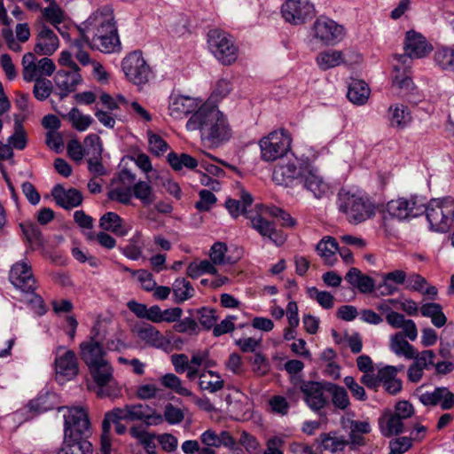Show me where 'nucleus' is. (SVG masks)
<instances>
[{
	"mask_svg": "<svg viewBox=\"0 0 454 454\" xmlns=\"http://www.w3.org/2000/svg\"><path fill=\"white\" fill-rule=\"evenodd\" d=\"M316 60L320 69L328 70L343 62V54L340 51L327 50L320 52Z\"/></svg>",
	"mask_w": 454,
	"mask_h": 454,
	"instance_id": "obj_40",
	"label": "nucleus"
},
{
	"mask_svg": "<svg viewBox=\"0 0 454 454\" xmlns=\"http://www.w3.org/2000/svg\"><path fill=\"white\" fill-rule=\"evenodd\" d=\"M268 209L270 211V216L279 218L282 221V226L292 228L296 224L295 220L280 207L275 206H268Z\"/></svg>",
	"mask_w": 454,
	"mask_h": 454,
	"instance_id": "obj_62",
	"label": "nucleus"
},
{
	"mask_svg": "<svg viewBox=\"0 0 454 454\" xmlns=\"http://www.w3.org/2000/svg\"><path fill=\"white\" fill-rule=\"evenodd\" d=\"M100 227L118 236L123 237L128 234L129 228L122 224L121 218L114 212L104 214L99 221Z\"/></svg>",
	"mask_w": 454,
	"mask_h": 454,
	"instance_id": "obj_32",
	"label": "nucleus"
},
{
	"mask_svg": "<svg viewBox=\"0 0 454 454\" xmlns=\"http://www.w3.org/2000/svg\"><path fill=\"white\" fill-rule=\"evenodd\" d=\"M64 437L74 441H88L90 435V423L87 413L82 408H71L64 415Z\"/></svg>",
	"mask_w": 454,
	"mask_h": 454,
	"instance_id": "obj_7",
	"label": "nucleus"
},
{
	"mask_svg": "<svg viewBox=\"0 0 454 454\" xmlns=\"http://www.w3.org/2000/svg\"><path fill=\"white\" fill-rule=\"evenodd\" d=\"M93 447L89 441H74L64 437L63 444L58 454H92Z\"/></svg>",
	"mask_w": 454,
	"mask_h": 454,
	"instance_id": "obj_39",
	"label": "nucleus"
},
{
	"mask_svg": "<svg viewBox=\"0 0 454 454\" xmlns=\"http://www.w3.org/2000/svg\"><path fill=\"white\" fill-rule=\"evenodd\" d=\"M292 138L285 129L274 130L260 142L262 159L265 161H274L281 159L291 149Z\"/></svg>",
	"mask_w": 454,
	"mask_h": 454,
	"instance_id": "obj_5",
	"label": "nucleus"
},
{
	"mask_svg": "<svg viewBox=\"0 0 454 454\" xmlns=\"http://www.w3.org/2000/svg\"><path fill=\"white\" fill-rule=\"evenodd\" d=\"M79 355L86 366L101 362L106 358V350L99 336V330L94 325L86 340L80 343Z\"/></svg>",
	"mask_w": 454,
	"mask_h": 454,
	"instance_id": "obj_12",
	"label": "nucleus"
},
{
	"mask_svg": "<svg viewBox=\"0 0 454 454\" xmlns=\"http://www.w3.org/2000/svg\"><path fill=\"white\" fill-rule=\"evenodd\" d=\"M59 41L56 34L51 28L43 26L36 36L35 52L42 56H50L59 48Z\"/></svg>",
	"mask_w": 454,
	"mask_h": 454,
	"instance_id": "obj_24",
	"label": "nucleus"
},
{
	"mask_svg": "<svg viewBox=\"0 0 454 454\" xmlns=\"http://www.w3.org/2000/svg\"><path fill=\"white\" fill-rule=\"evenodd\" d=\"M319 442L324 450H328L332 453L341 451L346 446V442L343 439L330 436L326 434L320 435Z\"/></svg>",
	"mask_w": 454,
	"mask_h": 454,
	"instance_id": "obj_51",
	"label": "nucleus"
},
{
	"mask_svg": "<svg viewBox=\"0 0 454 454\" xmlns=\"http://www.w3.org/2000/svg\"><path fill=\"white\" fill-rule=\"evenodd\" d=\"M210 51L223 65H231L238 58V49L232 37L220 29H212L207 34Z\"/></svg>",
	"mask_w": 454,
	"mask_h": 454,
	"instance_id": "obj_6",
	"label": "nucleus"
},
{
	"mask_svg": "<svg viewBox=\"0 0 454 454\" xmlns=\"http://www.w3.org/2000/svg\"><path fill=\"white\" fill-rule=\"evenodd\" d=\"M254 200H225L224 206L233 217L244 215L250 220L251 226L262 237L269 238L274 243L277 240V230L273 222L267 219L270 216L268 206L262 203H253Z\"/></svg>",
	"mask_w": 454,
	"mask_h": 454,
	"instance_id": "obj_3",
	"label": "nucleus"
},
{
	"mask_svg": "<svg viewBox=\"0 0 454 454\" xmlns=\"http://www.w3.org/2000/svg\"><path fill=\"white\" fill-rule=\"evenodd\" d=\"M227 250V245L224 242L214 243L209 252L210 260L217 265L231 263L230 258L226 257Z\"/></svg>",
	"mask_w": 454,
	"mask_h": 454,
	"instance_id": "obj_50",
	"label": "nucleus"
},
{
	"mask_svg": "<svg viewBox=\"0 0 454 454\" xmlns=\"http://www.w3.org/2000/svg\"><path fill=\"white\" fill-rule=\"evenodd\" d=\"M417 395L419 402L425 406L439 405L444 411L454 407V393L450 392L448 387H437L433 391Z\"/></svg>",
	"mask_w": 454,
	"mask_h": 454,
	"instance_id": "obj_20",
	"label": "nucleus"
},
{
	"mask_svg": "<svg viewBox=\"0 0 454 454\" xmlns=\"http://www.w3.org/2000/svg\"><path fill=\"white\" fill-rule=\"evenodd\" d=\"M130 421L141 420L146 427L158 426L163 422L162 415L147 404H129Z\"/></svg>",
	"mask_w": 454,
	"mask_h": 454,
	"instance_id": "obj_25",
	"label": "nucleus"
},
{
	"mask_svg": "<svg viewBox=\"0 0 454 454\" xmlns=\"http://www.w3.org/2000/svg\"><path fill=\"white\" fill-rule=\"evenodd\" d=\"M388 121L393 128L403 129L407 127L411 121L408 106L403 104L390 106L388 108Z\"/></svg>",
	"mask_w": 454,
	"mask_h": 454,
	"instance_id": "obj_31",
	"label": "nucleus"
},
{
	"mask_svg": "<svg viewBox=\"0 0 454 454\" xmlns=\"http://www.w3.org/2000/svg\"><path fill=\"white\" fill-rule=\"evenodd\" d=\"M326 384H329V381L308 380L303 381L300 386L304 402L311 411L319 415H321V411L329 403L327 397L325 395V392H327Z\"/></svg>",
	"mask_w": 454,
	"mask_h": 454,
	"instance_id": "obj_13",
	"label": "nucleus"
},
{
	"mask_svg": "<svg viewBox=\"0 0 454 454\" xmlns=\"http://www.w3.org/2000/svg\"><path fill=\"white\" fill-rule=\"evenodd\" d=\"M236 319V316L229 315L219 324L215 323L213 328V335L219 337L223 334L232 332L235 329L234 321Z\"/></svg>",
	"mask_w": 454,
	"mask_h": 454,
	"instance_id": "obj_61",
	"label": "nucleus"
},
{
	"mask_svg": "<svg viewBox=\"0 0 454 454\" xmlns=\"http://www.w3.org/2000/svg\"><path fill=\"white\" fill-rule=\"evenodd\" d=\"M339 209L349 223L358 224L375 215L376 206L372 200H342Z\"/></svg>",
	"mask_w": 454,
	"mask_h": 454,
	"instance_id": "obj_15",
	"label": "nucleus"
},
{
	"mask_svg": "<svg viewBox=\"0 0 454 454\" xmlns=\"http://www.w3.org/2000/svg\"><path fill=\"white\" fill-rule=\"evenodd\" d=\"M189 131L200 130L202 140L214 145L228 141L231 129L226 116L211 103H204L186 122Z\"/></svg>",
	"mask_w": 454,
	"mask_h": 454,
	"instance_id": "obj_2",
	"label": "nucleus"
},
{
	"mask_svg": "<svg viewBox=\"0 0 454 454\" xmlns=\"http://www.w3.org/2000/svg\"><path fill=\"white\" fill-rule=\"evenodd\" d=\"M199 385L203 390H207L210 393H215L223 387L224 381L221 379L220 375H216V380H207L206 374L201 373L200 375Z\"/></svg>",
	"mask_w": 454,
	"mask_h": 454,
	"instance_id": "obj_60",
	"label": "nucleus"
},
{
	"mask_svg": "<svg viewBox=\"0 0 454 454\" xmlns=\"http://www.w3.org/2000/svg\"><path fill=\"white\" fill-rule=\"evenodd\" d=\"M435 354L433 350L426 349L418 352L415 349L413 363L409 366L407 371V377L411 382L418 383L423 377L424 371L428 370L434 365Z\"/></svg>",
	"mask_w": 454,
	"mask_h": 454,
	"instance_id": "obj_22",
	"label": "nucleus"
},
{
	"mask_svg": "<svg viewBox=\"0 0 454 454\" xmlns=\"http://www.w3.org/2000/svg\"><path fill=\"white\" fill-rule=\"evenodd\" d=\"M435 65L442 70L454 71V47L438 48L434 54Z\"/></svg>",
	"mask_w": 454,
	"mask_h": 454,
	"instance_id": "obj_44",
	"label": "nucleus"
},
{
	"mask_svg": "<svg viewBox=\"0 0 454 454\" xmlns=\"http://www.w3.org/2000/svg\"><path fill=\"white\" fill-rule=\"evenodd\" d=\"M379 426L382 435L390 437L403 432V420L397 418L392 411H385L379 419Z\"/></svg>",
	"mask_w": 454,
	"mask_h": 454,
	"instance_id": "obj_30",
	"label": "nucleus"
},
{
	"mask_svg": "<svg viewBox=\"0 0 454 454\" xmlns=\"http://www.w3.org/2000/svg\"><path fill=\"white\" fill-rule=\"evenodd\" d=\"M173 328L177 333L194 335H197L200 330L199 324L192 317H187L181 320L178 319Z\"/></svg>",
	"mask_w": 454,
	"mask_h": 454,
	"instance_id": "obj_52",
	"label": "nucleus"
},
{
	"mask_svg": "<svg viewBox=\"0 0 454 454\" xmlns=\"http://www.w3.org/2000/svg\"><path fill=\"white\" fill-rule=\"evenodd\" d=\"M62 348V347H59L57 352ZM54 364L56 380L61 384L73 380L79 372L77 357L73 350H67L62 355L57 353Z\"/></svg>",
	"mask_w": 454,
	"mask_h": 454,
	"instance_id": "obj_16",
	"label": "nucleus"
},
{
	"mask_svg": "<svg viewBox=\"0 0 454 454\" xmlns=\"http://www.w3.org/2000/svg\"><path fill=\"white\" fill-rule=\"evenodd\" d=\"M90 375L97 387L98 396L113 397L118 395L114 368L108 359L87 366Z\"/></svg>",
	"mask_w": 454,
	"mask_h": 454,
	"instance_id": "obj_4",
	"label": "nucleus"
},
{
	"mask_svg": "<svg viewBox=\"0 0 454 454\" xmlns=\"http://www.w3.org/2000/svg\"><path fill=\"white\" fill-rule=\"evenodd\" d=\"M120 420H130L129 404H126L123 408H114L106 413L102 422V434L100 439L101 451L103 454H111V425L112 422Z\"/></svg>",
	"mask_w": 454,
	"mask_h": 454,
	"instance_id": "obj_17",
	"label": "nucleus"
},
{
	"mask_svg": "<svg viewBox=\"0 0 454 454\" xmlns=\"http://www.w3.org/2000/svg\"><path fill=\"white\" fill-rule=\"evenodd\" d=\"M162 418L163 420L165 419L168 424L176 425L184 420V414L180 408H177L172 403H168L165 405Z\"/></svg>",
	"mask_w": 454,
	"mask_h": 454,
	"instance_id": "obj_54",
	"label": "nucleus"
},
{
	"mask_svg": "<svg viewBox=\"0 0 454 454\" xmlns=\"http://www.w3.org/2000/svg\"><path fill=\"white\" fill-rule=\"evenodd\" d=\"M52 199H82L81 192L75 188L65 189L61 184H56L51 190Z\"/></svg>",
	"mask_w": 454,
	"mask_h": 454,
	"instance_id": "obj_58",
	"label": "nucleus"
},
{
	"mask_svg": "<svg viewBox=\"0 0 454 454\" xmlns=\"http://www.w3.org/2000/svg\"><path fill=\"white\" fill-rule=\"evenodd\" d=\"M196 316L201 327L205 330L214 328L217 321L216 310L209 307H201L196 310Z\"/></svg>",
	"mask_w": 454,
	"mask_h": 454,
	"instance_id": "obj_48",
	"label": "nucleus"
},
{
	"mask_svg": "<svg viewBox=\"0 0 454 454\" xmlns=\"http://www.w3.org/2000/svg\"><path fill=\"white\" fill-rule=\"evenodd\" d=\"M121 67L127 79L134 84H145L151 75V68L140 51L128 54L121 61Z\"/></svg>",
	"mask_w": 454,
	"mask_h": 454,
	"instance_id": "obj_10",
	"label": "nucleus"
},
{
	"mask_svg": "<svg viewBox=\"0 0 454 454\" xmlns=\"http://www.w3.org/2000/svg\"><path fill=\"white\" fill-rule=\"evenodd\" d=\"M54 82L61 90L60 97L64 98L76 90L82 82V78L80 70H59L55 74Z\"/></svg>",
	"mask_w": 454,
	"mask_h": 454,
	"instance_id": "obj_26",
	"label": "nucleus"
},
{
	"mask_svg": "<svg viewBox=\"0 0 454 454\" xmlns=\"http://www.w3.org/2000/svg\"><path fill=\"white\" fill-rule=\"evenodd\" d=\"M345 386L349 389L354 398L359 401L367 400V395L363 386L356 381L354 377L346 376L343 380Z\"/></svg>",
	"mask_w": 454,
	"mask_h": 454,
	"instance_id": "obj_56",
	"label": "nucleus"
},
{
	"mask_svg": "<svg viewBox=\"0 0 454 454\" xmlns=\"http://www.w3.org/2000/svg\"><path fill=\"white\" fill-rule=\"evenodd\" d=\"M412 446L411 437H398L389 442V449L395 453L403 454Z\"/></svg>",
	"mask_w": 454,
	"mask_h": 454,
	"instance_id": "obj_64",
	"label": "nucleus"
},
{
	"mask_svg": "<svg viewBox=\"0 0 454 454\" xmlns=\"http://www.w3.org/2000/svg\"><path fill=\"white\" fill-rule=\"evenodd\" d=\"M389 348L397 356H403L408 360L414 357L416 348L403 338V333H396L391 337Z\"/></svg>",
	"mask_w": 454,
	"mask_h": 454,
	"instance_id": "obj_35",
	"label": "nucleus"
},
{
	"mask_svg": "<svg viewBox=\"0 0 454 454\" xmlns=\"http://www.w3.org/2000/svg\"><path fill=\"white\" fill-rule=\"evenodd\" d=\"M312 35L322 45L334 46L343 40L346 30L342 25L327 17H318L312 26Z\"/></svg>",
	"mask_w": 454,
	"mask_h": 454,
	"instance_id": "obj_8",
	"label": "nucleus"
},
{
	"mask_svg": "<svg viewBox=\"0 0 454 454\" xmlns=\"http://www.w3.org/2000/svg\"><path fill=\"white\" fill-rule=\"evenodd\" d=\"M84 45H87V43L84 42L83 37L82 35L81 38L74 39L71 43V48L73 51H74L76 59L82 66L88 65L90 60L88 52L82 50Z\"/></svg>",
	"mask_w": 454,
	"mask_h": 454,
	"instance_id": "obj_59",
	"label": "nucleus"
},
{
	"mask_svg": "<svg viewBox=\"0 0 454 454\" xmlns=\"http://www.w3.org/2000/svg\"><path fill=\"white\" fill-rule=\"evenodd\" d=\"M129 434L133 438L139 441L148 454H156L155 435L153 434H149L140 426L132 427Z\"/></svg>",
	"mask_w": 454,
	"mask_h": 454,
	"instance_id": "obj_43",
	"label": "nucleus"
},
{
	"mask_svg": "<svg viewBox=\"0 0 454 454\" xmlns=\"http://www.w3.org/2000/svg\"><path fill=\"white\" fill-rule=\"evenodd\" d=\"M283 19L292 25H301L315 14V8L309 0H286L281 5Z\"/></svg>",
	"mask_w": 454,
	"mask_h": 454,
	"instance_id": "obj_14",
	"label": "nucleus"
},
{
	"mask_svg": "<svg viewBox=\"0 0 454 454\" xmlns=\"http://www.w3.org/2000/svg\"><path fill=\"white\" fill-rule=\"evenodd\" d=\"M84 155L89 159L101 160L103 147L100 137L97 134L88 135L83 141Z\"/></svg>",
	"mask_w": 454,
	"mask_h": 454,
	"instance_id": "obj_45",
	"label": "nucleus"
},
{
	"mask_svg": "<svg viewBox=\"0 0 454 454\" xmlns=\"http://www.w3.org/2000/svg\"><path fill=\"white\" fill-rule=\"evenodd\" d=\"M22 75L26 82L44 79V76H51L55 69L54 62L49 58L36 59L35 53H26L21 61Z\"/></svg>",
	"mask_w": 454,
	"mask_h": 454,
	"instance_id": "obj_11",
	"label": "nucleus"
},
{
	"mask_svg": "<svg viewBox=\"0 0 454 454\" xmlns=\"http://www.w3.org/2000/svg\"><path fill=\"white\" fill-rule=\"evenodd\" d=\"M420 313L423 317H430L432 324L438 328L442 327L447 317L442 312V307L439 303L427 302L420 307Z\"/></svg>",
	"mask_w": 454,
	"mask_h": 454,
	"instance_id": "obj_38",
	"label": "nucleus"
},
{
	"mask_svg": "<svg viewBox=\"0 0 454 454\" xmlns=\"http://www.w3.org/2000/svg\"><path fill=\"white\" fill-rule=\"evenodd\" d=\"M235 344L244 353H257L258 348L262 345V338L245 337L235 340Z\"/></svg>",
	"mask_w": 454,
	"mask_h": 454,
	"instance_id": "obj_57",
	"label": "nucleus"
},
{
	"mask_svg": "<svg viewBox=\"0 0 454 454\" xmlns=\"http://www.w3.org/2000/svg\"><path fill=\"white\" fill-rule=\"evenodd\" d=\"M326 387L334 408L345 411L350 406V399L345 387L332 382L326 384Z\"/></svg>",
	"mask_w": 454,
	"mask_h": 454,
	"instance_id": "obj_36",
	"label": "nucleus"
},
{
	"mask_svg": "<svg viewBox=\"0 0 454 454\" xmlns=\"http://www.w3.org/2000/svg\"><path fill=\"white\" fill-rule=\"evenodd\" d=\"M304 187L310 191L316 199L331 195V188L317 169H309L305 176Z\"/></svg>",
	"mask_w": 454,
	"mask_h": 454,
	"instance_id": "obj_28",
	"label": "nucleus"
},
{
	"mask_svg": "<svg viewBox=\"0 0 454 454\" xmlns=\"http://www.w3.org/2000/svg\"><path fill=\"white\" fill-rule=\"evenodd\" d=\"M302 174L297 160H289L286 164L278 165L273 171L272 179L278 185H289Z\"/></svg>",
	"mask_w": 454,
	"mask_h": 454,
	"instance_id": "obj_27",
	"label": "nucleus"
},
{
	"mask_svg": "<svg viewBox=\"0 0 454 454\" xmlns=\"http://www.w3.org/2000/svg\"><path fill=\"white\" fill-rule=\"evenodd\" d=\"M160 382L164 387L170 389L179 395L187 397L193 396V393L184 387L181 379L174 373L169 372L164 374L160 377Z\"/></svg>",
	"mask_w": 454,
	"mask_h": 454,
	"instance_id": "obj_42",
	"label": "nucleus"
},
{
	"mask_svg": "<svg viewBox=\"0 0 454 454\" xmlns=\"http://www.w3.org/2000/svg\"><path fill=\"white\" fill-rule=\"evenodd\" d=\"M425 207L424 214L437 231H445L454 221V200H429Z\"/></svg>",
	"mask_w": 454,
	"mask_h": 454,
	"instance_id": "obj_9",
	"label": "nucleus"
},
{
	"mask_svg": "<svg viewBox=\"0 0 454 454\" xmlns=\"http://www.w3.org/2000/svg\"><path fill=\"white\" fill-rule=\"evenodd\" d=\"M137 333L138 338L149 346L164 348L168 344L163 334L152 325L146 324L138 327Z\"/></svg>",
	"mask_w": 454,
	"mask_h": 454,
	"instance_id": "obj_29",
	"label": "nucleus"
},
{
	"mask_svg": "<svg viewBox=\"0 0 454 454\" xmlns=\"http://www.w3.org/2000/svg\"><path fill=\"white\" fill-rule=\"evenodd\" d=\"M43 14L55 27L64 20L63 11L54 1H51L50 5L43 10Z\"/></svg>",
	"mask_w": 454,
	"mask_h": 454,
	"instance_id": "obj_53",
	"label": "nucleus"
},
{
	"mask_svg": "<svg viewBox=\"0 0 454 454\" xmlns=\"http://www.w3.org/2000/svg\"><path fill=\"white\" fill-rule=\"evenodd\" d=\"M172 291L174 295V301L181 304L185 301L192 298L195 294V290L192 284L184 278H176L172 285Z\"/></svg>",
	"mask_w": 454,
	"mask_h": 454,
	"instance_id": "obj_37",
	"label": "nucleus"
},
{
	"mask_svg": "<svg viewBox=\"0 0 454 454\" xmlns=\"http://www.w3.org/2000/svg\"><path fill=\"white\" fill-rule=\"evenodd\" d=\"M67 117L78 131H85L93 122V118L90 115L83 114L76 107L72 108Z\"/></svg>",
	"mask_w": 454,
	"mask_h": 454,
	"instance_id": "obj_46",
	"label": "nucleus"
},
{
	"mask_svg": "<svg viewBox=\"0 0 454 454\" xmlns=\"http://www.w3.org/2000/svg\"><path fill=\"white\" fill-rule=\"evenodd\" d=\"M167 160L171 168L176 170H181L184 168L194 169L198 166V161L192 156L187 153H176L171 152L168 154Z\"/></svg>",
	"mask_w": 454,
	"mask_h": 454,
	"instance_id": "obj_41",
	"label": "nucleus"
},
{
	"mask_svg": "<svg viewBox=\"0 0 454 454\" xmlns=\"http://www.w3.org/2000/svg\"><path fill=\"white\" fill-rule=\"evenodd\" d=\"M33 93L36 99L40 101L45 100L51 93L52 83L50 80L40 79L35 80Z\"/></svg>",
	"mask_w": 454,
	"mask_h": 454,
	"instance_id": "obj_55",
	"label": "nucleus"
},
{
	"mask_svg": "<svg viewBox=\"0 0 454 454\" xmlns=\"http://www.w3.org/2000/svg\"><path fill=\"white\" fill-rule=\"evenodd\" d=\"M148 143L150 151L157 156L164 153L168 148L166 141L157 134H149Z\"/></svg>",
	"mask_w": 454,
	"mask_h": 454,
	"instance_id": "obj_63",
	"label": "nucleus"
},
{
	"mask_svg": "<svg viewBox=\"0 0 454 454\" xmlns=\"http://www.w3.org/2000/svg\"><path fill=\"white\" fill-rule=\"evenodd\" d=\"M316 249L325 264L333 266L335 263L338 243L334 238L324 237L317 245Z\"/></svg>",
	"mask_w": 454,
	"mask_h": 454,
	"instance_id": "obj_33",
	"label": "nucleus"
},
{
	"mask_svg": "<svg viewBox=\"0 0 454 454\" xmlns=\"http://www.w3.org/2000/svg\"><path fill=\"white\" fill-rule=\"evenodd\" d=\"M422 200H388L387 210L393 217L404 220L411 217H417L426 211L425 204L419 203Z\"/></svg>",
	"mask_w": 454,
	"mask_h": 454,
	"instance_id": "obj_19",
	"label": "nucleus"
},
{
	"mask_svg": "<svg viewBox=\"0 0 454 454\" xmlns=\"http://www.w3.org/2000/svg\"><path fill=\"white\" fill-rule=\"evenodd\" d=\"M80 27L81 35L92 50L103 53H113L120 51L121 42L115 26L113 9L103 6L94 12Z\"/></svg>",
	"mask_w": 454,
	"mask_h": 454,
	"instance_id": "obj_1",
	"label": "nucleus"
},
{
	"mask_svg": "<svg viewBox=\"0 0 454 454\" xmlns=\"http://www.w3.org/2000/svg\"><path fill=\"white\" fill-rule=\"evenodd\" d=\"M201 100L183 95H171L169 98L168 112L175 119H182L188 114H193L202 106Z\"/></svg>",
	"mask_w": 454,
	"mask_h": 454,
	"instance_id": "obj_21",
	"label": "nucleus"
},
{
	"mask_svg": "<svg viewBox=\"0 0 454 454\" xmlns=\"http://www.w3.org/2000/svg\"><path fill=\"white\" fill-rule=\"evenodd\" d=\"M370 96L368 84L362 80H353L348 89L347 97L354 104L362 106L365 104Z\"/></svg>",
	"mask_w": 454,
	"mask_h": 454,
	"instance_id": "obj_34",
	"label": "nucleus"
},
{
	"mask_svg": "<svg viewBox=\"0 0 454 454\" xmlns=\"http://www.w3.org/2000/svg\"><path fill=\"white\" fill-rule=\"evenodd\" d=\"M403 49L411 58L421 59L428 55L433 47L422 34L410 30L406 32Z\"/></svg>",
	"mask_w": 454,
	"mask_h": 454,
	"instance_id": "obj_23",
	"label": "nucleus"
},
{
	"mask_svg": "<svg viewBox=\"0 0 454 454\" xmlns=\"http://www.w3.org/2000/svg\"><path fill=\"white\" fill-rule=\"evenodd\" d=\"M9 279L16 288L24 293H33L35 289V280L33 277L31 266L24 261L12 265Z\"/></svg>",
	"mask_w": 454,
	"mask_h": 454,
	"instance_id": "obj_18",
	"label": "nucleus"
},
{
	"mask_svg": "<svg viewBox=\"0 0 454 454\" xmlns=\"http://www.w3.org/2000/svg\"><path fill=\"white\" fill-rule=\"evenodd\" d=\"M307 294L310 299L316 300L325 309H330L334 305V297L327 291H319L317 287L312 286L307 289Z\"/></svg>",
	"mask_w": 454,
	"mask_h": 454,
	"instance_id": "obj_47",
	"label": "nucleus"
},
{
	"mask_svg": "<svg viewBox=\"0 0 454 454\" xmlns=\"http://www.w3.org/2000/svg\"><path fill=\"white\" fill-rule=\"evenodd\" d=\"M23 235L29 243L41 245L43 243V237L41 229L35 223L24 222L20 224Z\"/></svg>",
	"mask_w": 454,
	"mask_h": 454,
	"instance_id": "obj_49",
	"label": "nucleus"
}]
</instances>
